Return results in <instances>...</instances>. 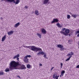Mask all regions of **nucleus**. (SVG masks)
Instances as JSON below:
<instances>
[{"label":"nucleus","mask_w":79,"mask_h":79,"mask_svg":"<svg viewBox=\"0 0 79 79\" xmlns=\"http://www.w3.org/2000/svg\"><path fill=\"white\" fill-rule=\"evenodd\" d=\"M10 66L9 69L10 70H13L14 69H26V67L24 65L20 64L19 62H16L14 61H11L10 64Z\"/></svg>","instance_id":"1"},{"label":"nucleus","mask_w":79,"mask_h":79,"mask_svg":"<svg viewBox=\"0 0 79 79\" xmlns=\"http://www.w3.org/2000/svg\"><path fill=\"white\" fill-rule=\"evenodd\" d=\"M23 47L24 48H29L30 50H32V51H34V52H39L40 51H42V49L39 48H37L35 46H27L24 45H23Z\"/></svg>","instance_id":"2"},{"label":"nucleus","mask_w":79,"mask_h":79,"mask_svg":"<svg viewBox=\"0 0 79 79\" xmlns=\"http://www.w3.org/2000/svg\"><path fill=\"white\" fill-rule=\"evenodd\" d=\"M4 1V2H13L14 3H15V5H17L19 3V0H2L1 2Z\"/></svg>","instance_id":"3"},{"label":"nucleus","mask_w":79,"mask_h":79,"mask_svg":"<svg viewBox=\"0 0 79 79\" xmlns=\"http://www.w3.org/2000/svg\"><path fill=\"white\" fill-rule=\"evenodd\" d=\"M69 29H66L65 31V36H68L69 35L68 34L69 33Z\"/></svg>","instance_id":"4"},{"label":"nucleus","mask_w":79,"mask_h":79,"mask_svg":"<svg viewBox=\"0 0 79 79\" xmlns=\"http://www.w3.org/2000/svg\"><path fill=\"white\" fill-rule=\"evenodd\" d=\"M60 76H57V73H55L53 76V78L54 79H58V77H59Z\"/></svg>","instance_id":"5"},{"label":"nucleus","mask_w":79,"mask_h":79,"mask_svg":"<svg viewBox=\"0 0 79 79\" xmlns=\"http://www.w3.org/2000/svg\"><path fill=\"white\" fill-rule=\"evenodd\" d=\"M58 19H54L52 21L51 23L52 24H53V23H58Z\"/></svg>","instance_id":"6"},{"label":"nucleus","mask_w":79,"mask_h":79,"mask_svg":"<svg viewBox=\"0 0 79 79\" xmlns=\"http://www.w3.org/2000/svg\"><path fill=\"white\" fill-rule=\"evenodd\" d=\"M24 62L25 63H27L28 62H29V60L27 58H26V57H24V60H23Z\"/></svg>","instance_id":"7"},{"label":"nucleus","mask_w":79,"mask_h":79,"mask_svg":"<svg viewBox=\"0 0 79 79\" xmlns=\"http://www.w3.org/2000/svg\"><path fill=\"white\" fill-rule=\"evenodd\" d=\"M14 33V31H10L8 32V34L9 35H11V34H13Z\"/></svg>","instance_id":"8"},{"label":"nucleus","mask_w":79,"mask_h":79,"mask_svg":"<svg viewBox=\"0 0 79 79\" xmlns=\"http://www.w3.org/2000/svg\"><path fill=\"white\" fill-rule=\"evenodd\" d=\"M41 32L43 34H46V31L45 29L43 28L41 30Z\"/></svg>","instance_id":"9"},{"label":"nucleus","mask_w":79,"mask_h":79,"mask_svg":"<svg viewBox=\"0 0 79 79\" xmlns=\"http://www.w3.org/2000/svg\"><path fill=\"white\" fill-rule=\"evenodd\" d=\"M6 39V35H5L2 38V42H4L5 40Z\"/></svg>","instance_id":"10"},{"label":"nucleus","mask_w":79,"mask_h":79,"mask_svg":"<svg viewBox=\"0 0 79 79\" xmlns=\"http://www.w3.org/2000/svg\"><path fill=\"white\" fill-rule=\"evenodd\" d=\"M19 54H18L17 55H16L14 56L13 58V59H15V58H19Z\"/></svg>","instance_id":"11"},{"label":"nucleus","mask_w":79,"mask_h":79,"mask_svg":"<svg viewBox=\"0 0 79 79\" xmlns=\"http://www.w3.org/2000/svg\"><path fill=\"white\" fill-rule=\"evenodd\" d=\"M57 47L58 48H61L63 47V46L61 44H58L57 45Z\"/></svg>","instance_id":"12"},{"label":"nucleus","mask_w":79,"mask_h":79,"mask_svg":"<svg viewBox=\"0 0 79 79\" xmlns=\"http://www.w3.org/2000/svg\"><path fill=\"white\" fill-rule=\"evenodd\" d=\"M44 53L43 52H38L37 53V55H44Z\"/></svg>","instance_id":"13"},{"label":"nucleus","mask_w":79,"mask_h":79,"mask_svg":"<svg viewBox=\"0 0 79 79\" xmlns=\"http://www.w3.org/2000/svg\"><path fill=\"white\" fill-rule=\"evenodd\" d=\"M20 25V23H19H19H16L15 25V27H18V26H19Z\"/></svg>","instance_id":"14"},{"label":"nucleus","mask_w":79,"mask_h":79,"mask_svg":"<svg viewBox=\"0 0 79 79\" xmlns=\"http://www.w3.org/2000/svg\"><path fill=\"white\" fill-rule=\"evenodd\" d=\"M48 2H49V0H45L44 1V4L46 5V4H47V3H48Z\"/></svg>","instance_id":"15"},{"label":"nucleus","mask_w":79,"mask_h":79,"mask_svg":"<svg viewBox=\"0 0 79 79\" xmlns=\"http://www.w3.org/2000/svg\"><path fill=\"white\" fill-rule=\"evenodd\" d=\"M35 13L36 16H38L39 15V11L38 10H35Z\"/></svg>","instance_id":"16"},{"label":"nucleus","mask_w":79,"mask_h":79,"mask_svg":"<svg viewBox=\"0 0 79 79\" xmlns=\"http://www.w3.org/2000/svg\"><path fill=\"white\" fill-rule=\"evenodd\" d=\"M56 26L58 27H62V26L60 25L59 23H57L56 24Z\"/></svg>","instance_id":"17"},{"label":"nucleus","mask_w":79,"mask_h":79,"mask_svg":"<svg viewBox=\"0 0 79 79\" xmlns=\"http://www.w3.org/2000/svg\"><path fill=\"white\" fill-rule=\"evenodd\" d=\"M65 73V71L64 70H62L61 72V75L62 76H63V75H64V74Z\"/></svg>","instance_id":"18"},{"label":"nucleus","mask_w":79,"mask_h":79,"mask_svg":"<svg viewBox=\"0 0 79 79\" xmlns=\"http://www.w3.org/2000/svg\"><path fill=\"white\" fill-rule=\"evenodd\" d=\"M76 35H77V34L78 33V34L77 35V37H79V31H76Z\"/></svg>","instance_id":"19"},{"label":"nucleus","mask_w":79,"mask_h":79,"mask_svg":"<svg viewBox=\"0 0 79 79\" xmlns=\"http://www.w3.org/2000/svg\"><path fill=\"white\" fill-rule=\"evenodd\" d=\"M68 54L70 55V56H72V55H74V53L73 52H71L70 53H69Z\"/></svg>","instance_id":"20"},{"label":"nucleus","mask_w":79,"mask_h":79,"mask_svg":"<svg viewBox=\"0 0 79 79\" xmlns=\"http://www.w3.org/2000/svg\"><path fill=\"white\" fill-rule=\"evenodd\" d=\"M25 57L26 58H31V56L30 55H27L25 56Z\"/></svg>","instance_id":"21"},{"label":"nucleus","mask_w":79,"mask_h":79,"mask_svg":"<svg viewBox=\"0 0 79 79\" xmlns=\"http://www.w3.org/2000/svg\"><path fill=\"white\" fill-rule=\"evenodd\" d=\"M5 72H9L10 71V69H9V68H6L5 69Z\"/></svg>","instance_id":"22"},{"label":"nucleus","mask_w":79,"mask_h":79,"mask_svg":"<svg viewBox=\"0 0 79 79\" xmlns=\"http://www.w3.org/2000/svg\"><path fill=\"white\" fill-rule=\"evenodd\" d=\"M77 15H72V17H73L74 18H76V16H77Z\"/></svg>","instance_id":"23"},{"label":"nucleus","mask_w":79,"mask_h":79,"mask_svg":"<svg viewBox=\"0 0 79 79\" xmlns=\"http://www.w3.org/2000/svg\"><path fill=\"white\" fill-rule=\"evenodd\" d=\"M37 36H38V37H39L40 39H41V35H40V34L39 33H37Z\"/></svg>","instance_id":"24"},{"label":"nucleus","mask_w":79,"mask_h":79,"mask_svg":"<svg viewBox=\"0 0 79 79\" xmlns=\"http://www.w3.org/2000/svg\"><path fill=\"white\" fill-rule=\"evenodd\" d=\"M71 57H72V56H70V57H69V58H68V59H67L66 60V61H69V60H70V59L71 58Z\"/></svg>","instance_id":"25"},{"label":"nucleus","mask_w":79,"mask_h":79,"mask_svg":"<svg viewBox=\"0 0 79 79\" xmlns=\"http://www.w3.org/2000/svg\"><path fill=\"white\" fill-rule=\"evenodd\" d=\"M27 68H28V69H29L31 67V65L29 64H27Z\"/></svg>","instance_id":"26"},{"label":"nucleus","mask_w":79,"mask_h":79,"mask_svg":"<svg viewBox=\"0 0 79 79\" xmlns=\"http://www.w3.org/2000/svg\"><path fill=\"white\" fill-rule=\"evenodd\" d=\"M4 73L2 72H0V76L3 75Z\"/></svg>","instance_id":"27"},{"label":"nucleus","mask_w":79,"mask_h":79,"mask_svg":"<svg viewBox=\"0 0 79 79\" xmlns=\"http://www.w3.org/2000/svg\"><path fill=\"white\" fill-rule=\"evenodd\" d=\"M60 50L61 51H63L64 50V48L63 47L61 48Z\"/></svg>","instance_id":"28"},{"label":"nucleus","mask_w":79,"mask_h":79,"mask_svg":"<svg viewBox=\"0 0 79 79\" xmlns=\"http://www.w3.org/2000/svg\"><path fill=\"white\" fill-rule=\"evenodd\" d=\"M60 32V33H61V34H64V35H65V32H64L63 31H61Z\"/></svg>","instance_id":"29"},{"label":"nucleus","mask_w":79,"mask_h":79,"mask_svg":"<svg viewBox=\"0 0 79 79\" xmlns=\"http://www.w3.org/2000/svg\"><path fill=\"white\" fill-rule=\"evenodd\" d=\"M70 15H67V19H70Z\"/></svg>","instance_id":"30"},{"label":"nucleus","mask_w":79,"mask_h":79,"mask_svg":"<svg viewBox=\"0 0 79 79\" xmlns=\"http://www.w3.org/2000/svg\"><path fill=\"white\" fill-rule=\"evenodd\" d=\"M47 55L46 54H44V57L45 58H46V59H48V58L47 57Z\"/></svg>","instance_id":"31"},{"label":"nucleus","mask_w":79,"mask_h":79,"mask_svg":"<svg viewBox=\"0 0 79 79\" xmlns=\"http://www.w3.org/2000/svg\"><path fill=\"white\" fill-rule=\"evenodd\" d=\"M63 63H60V68H62V66H63Z\"/></svg>","instance_id":"32"},{"label":"nucleus","mask_w":79,"mask_h":79,"mask_svg":"<svg viewBox=\"0 0 79 79\" xmlns=\"http://www.w3.org/2000/svg\"><path fill=\"white\" fill-rule=\"evenodd\" d=\"M64 30H66V28H65L62 29V31H63Z\"/></svg>","instance_id":"33"},{"label":"nucleus","mask_w":79,"mask_h":79,"mask_svg":"<svg viewBox=\"0 0 79 79\" xmlns=\"http://www.w3.org/2000/svg\"><path fill=\"white\" fill-rule=\"evenodd\" d=\"M67 56H68L69 57H70V56H70V55L69 54H68Z\"/></svg>","instance_id":"34"},{"label":"nucleus","mask_w":79,"mask_h":79,"mask_svg":"<svg viewBox=\"0 0 79 79\" xmlns=\"http://www.w3.org/2000/svg\"><path fill=\"white\" fill-rule=\"evenodd\" d=\"M77 68H79V65H77L76 67Z\"/></svg>","instance_id":"35"},{"label":"nucleus","mask_w":79,"mask_h":79,"mask_svg":"<svg viewBox=\"0 0 79 79\" xmlns=\"http://www.w3.org/2000/svg\"><path fill=\"white\" fill-rule=\"evenodd\" d=\"M53 68H54V67H52V68H51V71H52V70H53Z\"/></svg>","instance_id":"36"},{"label":"nucleus","mask_w":79,"mask_h":79,"mask_svg":"<svg viewBox=\"0 0 79 79\" xmlns=\"http://www.w3.org/2000/svg\"><path fill=\"white\" fill-rule=\"evenodd\" d=\"M17 60H18V61H19V57H17Z\"/></svg>","instance_id":"37"},{"label":"nucleus","mask_w":79,"mask_h":79,"mask_svg":"<svg viewBox=\"0 0 79 79\" xmlns=\"http://www.w3.org/2000/svg\"><path fill=\"white\" fill-rule=\"evenodd\" d=\"M39 66H42V64H40Z\"/></svg>","instance_id":"38"},{"label":"nucleus","mask_w":79,"mask_h":79,"mask_svg":"<svg viewBox=\"0 0 79 79\" xmlns=\"http://www.w3.org/2000/svg\"><path fill=\"white\" fill-rule=\"evenodd\" d=\"M0 19L1 20H2V19H3V18L2 17H1Z\"/></svg>","instance_id":"39"},{"label":"nucleus","mask_w":79,"mask_h":79,"mask_svg":"<svg viewBox=\"0 0 79 79\" xmlns=\"http://www.w3.org/2000/svg\"><path fill=\"white\" fill-rule=\"evenodd\" d=\"M25 8H27V6H25Z\"/></svg>","instance_id":"40"},{"label":"nucleus","mask_w":79,"mask_h":79,"mask_svg":"<svg viewBox=\"0 0 79 79\" xmlns=\"http://www.w3.org/2000/svg\"><path fill=\"white\" fill-rule=\"evenodd\" d=\"M62 76V75H60V77H61Z\"/></svg>","instance_id":"41"},{"label":"nucleus","mask_w":79,"mask_h":79,"mask_svg":"<svg viewBox=\"0 0 79 79\" xmlns=\"http://www.w3.org/2000/svg\"><path fill=\"white\" fill-rule=\"evenodd\" d=\"M70 15H73V14H72V13H70Z\"/></svg>","instance_id":"42"},{"label":"nucleus","mask_w":79,"mask_h":79,"mask_svg":"<svg viewBox=\"0 0 79 79\" xmlns=\"http://www.w3.org/2000/svg\"><path fill=\"white\" fill-rule=\"evenodd\" d=\"M19 78H20V77L19 76Z\"/></svg>","instance_id":"43"},{"label":"nucleus","mask_w":79,"mask_h":79,"mask_svg":"<svg viewBox=\"0 0 79 79\" xmlns=\"http://www.w3.org/2000/svg\"><path fill=\"white\" fill-rule=\"evenodd\" d=\"M69 36H70V34H69Z\"/></svg>","instance_id":"44"}]
</instances>
